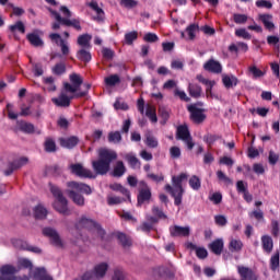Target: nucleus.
<instances>
[{
  "mask_svg": "<svg viewBox=\"0 0 280 280\" xmlns=\"http://www.w3.org/2000/svg\"><path fill=\"white\" fill-rule=\"evenodd\" d=\"M121 82V79L118 74H112L107 78H105V84L106 86H116V84H119Z\"/></svg>",
  "mask_w": 280,
  "mask_h": 280,
  "instance_id": "43",
  "label": "nucleus"
},
{
  "mask_svg": "<svg viewBox=\"0 0 280 280\" xmlns=\"http://www.w3.org/2000/svg\"><path fill=\"white\" fill-rule=\"evenodd\" d=\"M185 247L188 248L189 250H195L198 259H207V257H209V252H207V248L197 247L196 244L191 242L185 243Z\"/></svg>",
  "mask_w": 280,
  "mask_h": 280,
  "instance_id": "19",
  "label": "nucleus"
},
{
  "mask_svg": "<svg viewBox=\"0 0 280 280\" xmlns=\"http://www.w3.org/2000/svg\"><path fill=\"white\" fill-rule=\"evenodd\" d=\"M91 35L89 34H83L78 37V45L81 47H91L89 43H91Z\"/></svg>",
  "mask_w": 280,
  "mask_h": 280,
  "instance_id": "47",
  "label": "nucleus"
},
{
  "mask_svg": "<svg viewBox=\"0 0 280 280\" xmlns=\"http://www.w3.org/2000/svg\"><path fill=\"white\" fill-rule=\"evenodd\" d=\"M112 280H126V272L122 269H115Z\"/></svg>",
  "mask_w": 280,
  "mask_h": 280,
  "instance_id": "52",
  "label": "nucleus"
},
{
  "mask_svg": "<svg viewBox=\"0 0 280 280\" xmlns=\"http://www.w3.org/2000/svg\"><path fill=\"white\" fill-rule=\"evenodd\" d=\"M256 5L257 8H266L267 10H272V2L268 0H257Z\"/></svg>",
  "mask_w": 280,
  "mask_h": 280,
  "instance_id": "57",
  "label": "nucleus"
},
{
  "mask_svg": "<svg viewBox=\"0 0 280 280\" xmlns=\"http://www.w3.org/2000/svg\"><path fill=\"white\" fill-rule=\"evenodd\" d=\"M74 229H77V231H82V229H86V231H96L101 242H108V235L106 234V230L102 228V224L86 215H81V218L77 220Z\"/></svg>",
  "mask_w": 280,
  "mask_h": 280,
  "instance_id": "3",
  "label": "nucleus"
},
{
  "mask_svg": "<svg viewBox=\"0 0 280 280\" xmlns=\"http://www.w3.org/2000/svg\"><path fill=\"white\" fill-rule=\"evenodd\" d=\"M10 32L14 34V32H20V34H25V24L23 21H18L15 24L9 26Z\"/></svg>",
  "mask_w": 280,
  "mask_h": 280,
  "instance_id": "41",
  "label": "nucleus"
},
{
  "mask_svg": "<svg viewBox=\"0 0 280 280\" xmlns=\"http://www.w3.org/2000/svg\"><path fill=\"white\" fill-rule=\"evenodd\" d=\"M120 5H124V8L132 9L137 8L139 2L137 0H120Z\"/></svg>",
  "mask_w": 280,
  "mask_h": 280,
  "instance_id": "54",
  "label": "nucleus"
},
{
  "mask_svg": "<svg viewBox=\"0 0 280 280\" xmlns=\"http://www.w3.org/2000/svg\"><path fill=\"white\" fill-rule=\"evenodd\" d=\"M59 143L61 148H67L68 150H73L78 143H80V139L75 136H72L70 138H60Z\"/></svg>",
  "mask_w": 280,
  "mask_h": 280,
  "instance_id": "21",
  "label": "nucleus"
},
{
  "mask_svg": "<svg viewBox=\"0 0 280 280\" xmlns=\"http://www.w3.org/2000/svg\"><path fill=\"white\" fill-rule=\"evenodd\" d=\"M147 117L151 119L153 124H156L159 121V118L156 117V112L152 110V107H148L145 112Z\"/></svg>",
  "mask_w": 280,
  "mask_h": 280,
  "instance_id": "58",
  "label": "nucleus"
},
{
  "mask_svg": "<svg viewBox=\"0 0 280 280\" xmlns=\"http://www.w3.org/2000/svg\"><path fill=\"white\" fill-rule=\"evenodd\" d=\"M42 233L44 237H49L50 244H52V246H56L57 248L65 247L62 238H60V234L56 229L47 226L42 230Z\"/></svg>",
  "mask_w": 280,
  "mask_h": 280,
  "instance_id": "7",
  "label": "nucleus"
},
{
  "mask_svg": "<svg viewBox=\"0 0 280 280\" xmlns=\"http://www.w3.org/2000/svg\"><path fill=\"white\" fill-rule=\"evenodd\" d=\"M45 152L52 153L56 152L58 149L56 147V141L51 138H47L44 142Z\"/></svg>",
  "mask_w": 280,
  "mask_h": 280,
  "instance_id": "39",
  "label": "nucleus"
},
{
  "mask_svg": "<svg viewBox=\"0 0 280 280\" xmlns=\"http://www.w3.org/2000/svg\"><path fill=\"white\" fill-rule=\"evenodd\" d=\"M261 242H262V248L265 253H272V248L275 246V243L272 242V237L268 236V235H264L261 237Z\"/></svg>",
  "mask_w": 280,
  "mask_h": 280,
  "instance_id": "32",
  "label": "nucleus"
},
{
  "mask_svg": "<svg viewBox=\"0 0 280 280\" xmlns=\"http://www.w3.org/2000/svg\"><path fill=\"white\" fill-rule=\"evenodd\" d=\"M208 248L213 255L220 256L222 255V250H224V241L222 238H217L208 245Z\"/></svg>",
  "mask_w": 280,
  "mask_h": 280,
  "instance_id": "22",
  "label": "nucleus"
},
{
  "mask_svg": "<svg viewBox=\"0 0 280 280\" xmlns=\"http://www.w3.org/2000/svg\"><path fill=\"white\" fill-rule=\"evenodd\" d=\"M154 224H159V218L147 215V221L140 225V230L143 231V233H150V231L154 230Z\"/></svg>",
  "mask_w": 280,
  "mask_h": 280,
  "instance_id": "20",
  "label": "nucleus"
},
{
  "mask_svg": "<svg viewBox=\"0 0 280 280\" xmlns=\"http://www.w3.org/2000/svg\"><path fill=\"white\" fill-rule=\"evenodd\" d=\"M57 126H59V128H62V130H67L69 128V120L60 116L59 119L57 120Z\"/></svg>",
  "mask_w": 280,
  "mask_h": 280,
  "instance_id": "63",
  "label": "nucleus"
},
{
  "mask_svg": "<svg viewBox=\"0 0 280 280\" xmlns=\"http://www.w3.org/2000/svg\"><path fill=\"white\" fill-rule=\"evenodd\" d=\"M70 82L72 83V85L69 82L63 83V89L66 93H78V91H80V86L84 84V80L78 73L70 74Z\"/></svg>",
  "mask_w": 280,
  "mask_h": 280,
  "instance_id": "8",
  "label": "nucleus"
},
{
  "mask_svg": "<svg viewBox=\"0 0 280 280\" xmlns=\"http://www.w3.org/2000/svg\"><path fill=\"white\" fill-rule=\"evenodd\" d=\"M117 161V152L101 149L98 151V160L92 162V167L95 174L100 176H106L110 172V162Z\"/></svg>",
  "mask_w": 280,
  "mask_h": 280,
  "instance_id": "1",
  "label": "nucleus"
},
{
  "mask_svg": "<svg viewBox=\"0 0 280 280\" xmlns=\"http://www.w3.org/2000/svg\"><path fill=\"white\" fill-rule=\"evenodd\" d=\"M12 245L14 248H18V250H28V253H35L36 255H40L43 253V249L39 247L32 246L30 243L21 238L13 240Z\"/></svg>",
  "mask_w": 280,
  "mask_h": 280,
  "instance_id": "9",
  "label": "nucleus"
},
{
  "mask_svg": "<svg viewBox=\"0 0 280 280\" xmlns=\"http://www.w3.org/2000/svg\"><path fill=\"white\" fill-rule=\"evenodd\" d=\"M24 268L25 270H32L34 268V264L30 258H19L18 259V268L14 265H2L0 267V280H16L18 272H20Z\"/></svg>",
  "mask_w": 280,
  "mask_h": 280,
  "instance_id": "2",
  "label": "nucleus"
},
{
  "mask_svg": "<svg viewBox=\"0 0 280 280\" xmlns=\"http://www.w3.org/2000/svg\"><path fill=\"white\" fill-rule=\"evenodd\" d=\"M270 265L271 270H277L279 268V252L271 257Z\"/></svg>",
  "mask_w": 280,
  "mask_h": 280,
  "instance_id": "60",
  "label": "nucleus"
},
{
  "mask_svg": "<svg viewBox=\"0 0 280 280\" xmlns=\"http://www.w3.org/2000/svg\"><path fill=\"white\" fill-rule=\"evenodd\" d=\"M269 165H275L276 163H279V153H275V151H269L268 156Z\"/></svg>",
  "mask_w": 280,
  "mask_h": 280,
  "instance_id": "55",
  "label": "nucleus"
},
{
  "mask_svg": "<svg viewBox=\"0 0 280 280\" xmlns=\"http://www.w3.org/2000/svg\"><path fill=\"white\" fill-rule=\"evenodd\" d=\"M188 113H190V119L194 124H202L205 119H207V115L205 114V109L196 108L194 106H187Z\"/></svg>",
  "mask_w": 280,
  "mask_h": 280,
  "instance_id": "10",
  "label": "nucleus"
},
{
  "mask_svg": "<svg viewBox=\"0 0 280 280\" xmlns=\"http://www.w3.org/2000/svg\"><path fill=\"white\" fill-rule=\"evenodd\" d=\"M49 215V211L43 203H37L35 207H33V218L34 220L43 221Z\"/></svg>",
  "mask_w": 280,
  "mask_h": 280,
  "instance_id": "18",
  "label": "nucleus"
},
{
  "mask_svg": "<svg viewBox=\"0 0 280 280\" xmlns=\"http://www.w3.org/2000/svg\"><path fill=\"white\" fill-rule=\"evenodd\" d=\"M27 163H30V159H27V158H21L20 160L10 162L8 164V170L4 171V175L11 176V174L14 173V170H20V167H23V165H27Z\"/></svg>",
  "mask_w": 280,
  "mask_h": 280,
  "instance_id": "13",
  "label": "nucleus"
},
{
  "mask_svg": "<svg viewBox=\"0 0 280 280\" xmlns=\"http://www.w3.org/2000/svg\"><path fill=\"white\" fill-rule=\"evenodd\" d=\"M143 40H145V43H156L159 40V36L154 33H147Z\"/></svg>",
  "mask_w": 280,
  "mask_h": 280,
  "instance_id": "61",
  "label": "nucleus"
},
{
  "mask_svg": "<svg viewBox=\"0 0 280 280\" xmlns=\"http://www.w3.org/2000/svg\"><path fill=\"white\" fill-rule=\"evenodd\" d=\"M233 19H234V23H236L237 25H242L246 23V21H248V15L235 13L233 15Z\"/></svg>",
  "mask_w": 280,
  "mask_h": 280,
  "instance_id": "50",
  "label": "nucleus"
},
{
  "mask_svg": "<svg viewBox=\"0 0 280 280\" xmlns=\"http://www.w3.org/2000/svg\"><path fill=\"white\" fill-rule=\"evenodd\" d=\"M78 59L82 62H91L92 56L91 51L82 48L77 52Z\"/></svg>",
  "mask_w": 280,
  "mask_h": 280,
  "instance_id": "37",
  "label": "nucleus"
},
{
  "mask_svg": "<svg viewBox=\"0 0 280 280\" xmlns=\"http://www.w3.org/2000/svg\"><path fill=\"white\" fill-rule=\"evenodd\" d=\"M62 25H66V27H73L77 32H82V25H80V20L78 19H66Z\"/></svg>",
  "mask_w": 280,
  "mask_h": 280,
  "instance_id": "35",
  "label": "nucleus"
},
{
  "mask_svg": "<svg viewBox=\"0 0 280 280\" xmlns=\"http://www.w3.org/2000/svg\"><path fill=\"white\" fill-rule=\"evenodd\" d=\"M205 71L209 73H222V63L220 61L211 58L203 65Z\"/></svg>",
  "mask_w": 280,
  "mask_h": 280,
  "instance_id": "17",
  "label": "nucleus"
},
{
  "mask_svg": "<svg viewBox=\"0 0 280 280\" xmlns=\"http://www.w3.org/2000/svg\"><path fill=\"white\" fill-rule=\"evenodd\" d=\"M60 174H62V168H60V165L55 164L52 166H45L44 176H54V178H58Z\"/></svg>",
  "mask_w": 280,
  "mask_h": 280,
  "instance_id": "27",
  "label": "nucleus"
},
{
  "mask_svg": "<svg viewBox=\"0 0 280 280\" xmlns=\"http://www.w3.org/2000/svg\"><path fill=\"white\" fill-rule=\"evenodd\" d=\"M145 145H148V148H159V140H156V138H154V136H152L151 132L145 133Z\"/></svg>",
  "mask_w": 280,
  "mask_h": 280,
  "instance_id": "38",
  "label": "nucleus"
},
{
  "mask_svg": "<svg viewBox=\"0 0 280 280\" xmlns=\"http://www.w3.org/2000/svg\"><path fill=\"white\" fill-rule=\"evenodd\" d=\"M214 222L218 224V226H226L228 220L226 217L218 214L214 217Z\"/></svg>",
  "mask_w": 280,
  "mask_h": 280,
  "instance_id": "59",
  "label": "nucleus"
},
{
  "mask_svg": "<svg viewBox=\"0 0 280 280\" xmlns=\"http://www.w3.org/2000/svg\"><path fill=\"white\" fill-rule=\"evenodd\" d=\"M33 279L35 280H54L49 273H47V269L45 267H37L33 272Z\"/></svg>",
  "mask_w": 280,
  "mask_h": 280,
  "instance_id": "23",
  "label": "nucleus"
},
{
  "mask_svg": "<svg viewBox=\"0 0 280 280\" xmlns=\"http://www.w3.org/2000/svg\"><path fill=\"white\" fill-rule=\"evenodd\" d=\"M158 115L159 117H161V121L160 124L162 126H165V124H167L168 119H170V110H167V107L165 106H160L158 109Z\"/></svg>",
  "mask_w": 280,
  "mask_h": 280,
  "instance_id": "33",
  "label": "nucleus"
},
{
  "mask_svg": "<svg viewBox=\"0 0 280 280\" xmlns=\"http://www.w3.org/2000/svg\"><path fill=\"white\" fill-rule=\"evenodd\" d=\"M66 194L74 202V205H78L79 207H84V196L80 195V192L67 189Z\"/></svg>",
  "mask_w": 280,
  "mask_h": 280,
  "instance_id": "26",
  "label": "nucleus"
},
{
  "mask_svg": "<svg viewBox=\"0 0 280 280\" xmlns=\"http://www.w3.org/2000/svg\"><path fill=\"white\" fill-rule=\"evenodd\" d=\"M190 137H191V133L189 132V127L186 124L177 127V131H176L177 140L187 141L188 139H190Z\"/></svg>",
  "mask_w": 280,
  "mask_h": 280,
  "instance_id": "24",
  "label": "nucleus"
},
{
  "mask_svg": "<svg viewBox=\"0 0 280 280\" xmlns=\"http://www.w3.org/2000/svg\"><path fill=\"white\" fill-rule=\"evenodd\" d=\"M259 21L264 24L265 28H267L269 32H272L275 30V23L272 22V14H259L258 15Z\"/></svg>",
  "mask_w": 280,
  "mask_h": 280,
  "instance_id": "28",
  "label": "nucleus"
},
{
  "mask_svg": "<svg viewBox=\"0 0 280 280\" xmlns=\"http://www.w3.org/2000/svg\"><path fill=\"white\" fill-rule=\"evenodd\" d=\"M235 36H238V38H244L245 40H250L253 36L246 28H238L235 31Z\"/></svg>",
  "mask_w": 280,
  "mask_h": 280,
  "instance_id": "49",
  "label": "nucleus"
},
{
  "mask_svg": "<svg viewBox=\"0 0 280 280\" xmlns=\"http://www.w3.org/2000/svg\"><path fill=\"white\" fill-rule=\"evenodd\" d=\"M109 143H121V132L120 131H110L107 136Z\"/></svg>",
  "mask_w": 280,
  "mask_h": 280,
  "instance_id": "40",
  "label": "nucleus"
},
{
  "mask_svg": "<svg viewBox=\"0 0 280 280\" xmlns=\"http://www.w3.org/2000/svg\"><path fill=\"white\" fill-rule=\"evenodd\" d=\"M244 248V243L242 241H237L235 238H232L229 244V250L231 253H240Z\"/></svg>",
  "mask_w": 280,
  "mask_h": 280,
  "instance_id": "34",
  "label": "nucleus"
},
{
  "mask_svg": "<svg viewBox=\"0 0 280 280\" xmlns=\"http://www.w3.org/2000/svg\"><path fill=\"white\" fill-rule=\"evenodd\" d=\"M171 237H189L191 230L189 226L174 225L170 228Z\"/></svg>",
  "mask_w": 280,
  "mask_h": 280,
  "instance_id": "14",
  "label": "nucleus"
},
{
  "mask_svg": "<svg viewBox=\"0 0 280 280\" xmlns=\"http://www.w3.org/2000/svg\"><path fill=\"white\" fill-rule=\"evenodd\" d=\"M222 83L225 89H233V86H237V84H240V79L233 74H222Z\"/></svg>",
  "mask_w": 280,
  "mask_h": 280,
  "instance_id": "25",
  "label": "nucleus"
},
{
  "mask_svg": "<svg viewBox=\"0 0 280 280\" xmlns=\"http://www.w3.org/2000/svg\"><path fill=\"white\" fill-rule=\"evenodd\" d=\"M33 73L35 78H40L45 71L43 70V65L40 63H33Z\"/></svg>",
  "mask_w": 280,
  "mask_h": 280,
  "instance_id": "53",
  "label": "nucleus"
},
{
  "mask_svg": "<svg viewBox=\"0 0 280 280\" xmlns=\"http://www.w3.org/2000/svg\"><path fill=\"white\" fill-rule=\"evenodd\" d=\"M218 139H222V136L213 135V133H208L203 136V141L211 148L218 141Z\"/></svg>",
  "mask_w": 280,
  "mask_h": 280,
  "instance_id": "45",
  "label": "nucleus"
},
{
  "mask_svg": "<svg viewBox=\"0 0 280 280\" xmlns=\"http://www.w3.org/2000/svg\"><path fill=\"white\" fill-rule=\"evenodd\" d=\"M137 207H142V205H149V202L152 200V189L151 188H139L138 195H137Z\"/></svg>",
  "mask_w": 280,
  "mask_h": 280,
  "instance_id": "11",
  "label": "nucleus"
},
{
  "mask_svg": "<svg viewBox=\"0 0 280 280\" xmlns=\"http://www.w3.org/2000/svg\"><path fill=\"white\" fill-rule=\"evenodd\" d=\"M48 187L50 194H52L54 198L57 200V202L52 203L55 211H58L61 215H69V200L65 197L62 189L52 183H49Z\"/></svg>",
  "mask_w": 280,
  "mask_h": 280,
  "instance_id": "5",
  "label": "nucleus"
},
{
  "mask_svg": "<svg viewBox=\"0 0 280 280\" xmlns=\"http://www.w3.org/2000/svg\"><path fill=\"white\" fill-rule=\"evenodd\" d=\"M137 38H139V33H137V31H132L125 34V43L127 45H132L135 40H137Z\"/></svg>",
  "mask_w": 280,
  "mask_h": 280,
  "instance_id": "48",
  "label": "nucleus"
},
{
  "mask_svg": "<svg viewBox=\"0 0 280 280\" xmlns=\"http://www.w3.org/2000/svg\"><path fill=\"white\" fill-rule=\"evenodd\" d=\"M152 213L154 215V218H158V220H161V219H167V215L165 214V212H163L162 209H160L159 207L154 206L152 208Z\"/></svg>",
  "mask_w": 280,
  "mask_h": 280,
  "instance_id": "51",
  "label": "nucleus"
},
{
  "mask_svg": "<svg viewBox=\"0 0 280 280\" xmlns=\"http://www.w3.org/2000/svg\"><path fill=\"white\" fill-rule=\"evenodd\" d=\"M236 189H237L238 194H244V192L248 191V184H244V180H238L236 183Z\"/></svg>",
  "mask_w": 280,
  "mask_h": 280,
  "instance_id": "62",
  "label": "nucleus"
},
{
  "mask_svg": "<svg viewBox=\"0 0 280 280\" xmlns=\"http://www.w3.org/2000/svg\"><path fill=\"white\" fill-rule=\"evenodd\" d=\"M116 237L122 248H130V246H132V241H130V238L125 233L118 232Z\"/></svg>",
  "mask_w": 280,
  "mask_h": 280,
  "instance_id": "31",
  "label": "nucleus"
},
{
  "mask_svg": "<svg viewBox=\"0 0 280 280\" xmlns=\"http://www.w3.org/2000/svg\"><path fill=\"white\" fill-rule=\"evenodd\" d=\"M106 272H108V264L101 262L94 267V271H86L82 276V280L104 279V277H106Z\"/></svg>",
  "mask_w": 280,
  "mask_h": 280,
  "instance_id": "6",
  "label": "nucleus"
},
{
  "mask_svg": "<svg viewBox=\"0 0 280 280\" xmlns=\"http://www.w3.org/2000/svg\"><path fill=\"white\" fill-rule=\"evenodd\" d=\"M170 154H171V159H180V148L171 147Z\"/></svg>",
  "mask_w": 280,
  "mask_h": 280,
  "instance_id": "64",
  "label": "nucleus"
},
{
  "mask_svg": "<svg viewBox=\"0 0 280 280\" xmlns=\"http://www.w3.org/2000/svg\"><path fill=\"white\" fill-rule=\"evenodd\" d=\"M19 127L21 132H25L26 135H34V124L20 121Z\"/></svg>",
  "mask_w": 280,
  "mask_h": 280,
  "instance_id": "36",
  "label": "nucleus"
},
{
  "mask_svg": "<svg viewBox=\"0 0 280 280\" xmlns=\"http://www.w3.org/2000/svg\"><path fill=\"white\" fill-rule=\"evenodd\" d=\"M188 183H189L191 189H194L195 191H198L200 189V187H202L200 177L196 176V175H192Z\"/></svg>",
  "mask_w": 280,
  "mask_h": 280,
  "instance_id": "44",
  "label": "nucleus"
},
{
  "mask_svg": "<svg viewBox=\"0 0 280 280\" xmlns=\"http://www.w3.org/2000/svg\"><path fill=\"white\" fill-rule=\"evenodd\" d=\"M43 34L39 30L33 31V33H28L26 35V40L33 46V47H44L45 42H43V38H40V35Z\"/></svg>",
  "mask_w": 280,
  "mask_h": 280,
  "instance_id": "15",
  "label": "nucleus"
},
{
  "mask_svg": "<svg viewBox=\"0 0 280 280\" xmlns=\"http://www.w3.org/2000/svg\"><path fill=\"white\" fill-rule=\"evenodd\" d=\"M52 73L55 75H62L63 73H67V65L65 62L56 63L52 68Z\"/></svg>",
  "mask_w": 280,
  "mask_h": 280,
  "instance_id": "42",
  "label": "nucleus"
},
{
  "mask_svg": "<svg viewBox=\"0 0 280 280\" xmlns=\"http://www.w3.org/2000/svg\"><path fill=\"white\" fill-rule=\"evenodd\" d=\"M200 30V26L198 24H190L187 26L186 32L188 34L189 40H194L196 38V32Z\"/></svg>",
  "mask_w": 280,
  "mask_h": 280,
  "instance_id": "46",
  "label": "nucleus"
},
{
  "mask_svg": "<svg viewBox=\"0 0 280 280\" xmlns=\"http://www.w3.org/2000/svg\"><path fill=\"white\" fill-rule=\"evenodd\" d=\"M71 100H73V96H67V94L61 92L59 97L51 98V102L59 108H69L71 106Z\"/></svg>",
  "mask_w": 280,
  "mask_h": 280,
  "instance_id": "16",
  "label": "nucleus"
},
{
  "mask_svg": "<svg viewBox=\"0 0 280 280\" xmlns=\"http://www.w3.org/2000/svg\"><path fill=\"white\" fill-rule=\"evenodd\" d=\"M125 159L129 163V165H131V167H137V165H139V159H137V156L132 154H127Z\"/></svg>",
  "mask_w": 280,
  "mask_h": 280,
  "instance_id": "56",
  "label": "nucleus"
},
{
  "mask_svg": "<svg viewBox=\"0 0 280 280\" xmlns=\"http://www.w3.org/2000/svg\"><path fill=\"white\" fill-rule=\"evenodd\" d=\"M187 178L188 175L186 173H180L178 176L172 177L173 187L170 184L165 185V190L174 198L176 207L183 205V194H185L183 180H187Z\"/></svg>",
  "mask_w": 280,
  "mask_h": 280,
  "instance_id": "4",
  "label": "nucleus"
},
{
  "mask_svg": "<svg viewBox=\"0 0 280 280\" xmlns=\"http://www.w3.org/2000/svg\"><path fill=\"white\" fill-rule=\"evenodd\" d=\"M67 187H69L70 189H74V191L77 192L79 191L80 194H86V196H91V194H93L91 186L84 183L68 182Z\"/></svg>",
  "mask_w": 280,
  "mask_h": 280,
  "instance_id": "12",
  "label": "nucleus"
},
{
  "mask_svg": "<svg viewBox=\"0 0 280 280\" xmlns=\"http://www.w3.org/2000/svg\"><path fill=\"white\" fill-rule=\"evenodd\" d=\"M188 93H189L190 97L198 100V97H200L202 95V88L198 84L189 83Z\"/></svg>",
  "mask_w": 280,
  "mask_h": 280,
  "instance_id": "30",
  "label": "nucleus"
},
{
  "mask_svg": "<svg viewBox=\"0 0 280 280\" xmlns=\"http://www.w3.org/2000/svg\"><path fill=\"white\" fill-rule=\"evenodd\" d=\"M124 174H126V165H124L122 161H118L112 172V176H114V178H121Z\"/></svg>",
  "mask_w": 280,
  "mask_h": 280,
  "instance_id": "29",
  "label": "nucleus"
}]
</instances>
